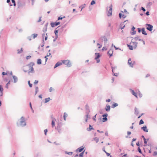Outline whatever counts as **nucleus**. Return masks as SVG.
I'll return each instance as SVG.
<instances>
[{
  "label": "nucleus",
  "mask_w": 157,
  "mask_h": 157,
  "mask_svg": "<svg viewBox=\"0 0 157 157\" xmlns=\"http://www.w3.org/2000/svg\"><path fill=\"white\" fill-rule=\"evenodd\" d=\"M137 43L136 42L131 41L130 45L128 44V46L130 50H132L136 48L137 46Z\"/></svg>",
  "instance_id": "nucleus-1"
},
{
  "label": "nucleus",
  "mask_w": 157,
  "mask_h": 157,
  "mask_svg": "<svg viewBox=\"0 0 157 157\" xmlns=\"http://www.w3.org/2000/svg\"><path fill=\"white\" fill-rule=\"evenodd\" d=\"M34 63L33 62H30L28 65L27 66L29 68V73L31 72H33L34 71L33 66L34 65Z\"/></svg>",
  "instance_id": "nucleus-2"
},
{
  "label": "nucleus",
  "mask_w": 157,
  "mask_h": 157,
  "mask_svg": "<svg viewBox=\"0 0 157 157\" xmlns=\"http://www.w3.org/2000/svg\"><path fill=\"white\" fill-rule=\"evenodd\" d=\"M62 63L67 67H70L71 66V63L68 59L63 60L62 61Z\"/></svg>",
  "instance_id": "nucleus-3"
},
{
  "label": "nucleus",
  "mask_w": 157,
  "mask_h": 157,
  "mask_svg": "<svg viewBox=\"0 0 157 157\" xmlns=\"http://www.w3.org/2000/svg\"><path fill=\"white\" fill-rule=\"evenodd\" d=\"M113 6L111 4L109 7V10L108 11V15L109 16H111L112 14Z\"/></svg>",
  "instance_id": "nucleus-4"
},
{
  "label": "nucleus",
  "mask_w": 157,
  "mask_h": 157,
  "mask_svg": "<svg viewBox=\"0 0 157 157\" xmlns=\"http://www.w3.org/2000/svg\"><path fill=\"white\" fill-rule=\"evenodd\" d=\"M128 63L131 67H133V65L135 64V62L134 61H131V59H129L128 60Z\"/></svg>",
  "instance_id": "nucleus-5"
},
{
  "label": "nucleus",
  "mask_w": 157,
  "mask_h": 157,
  "mask_svg": "<svg viewBox=\"0 0 157 157\" xmlns=\"http://www.w3.org/2000/svg\"><path fill=\"white\" fill-rule=\"evenodd\" d=\"M95 55L96 56V57L95 58V59L96 60L97 62V63H98L100 62L99 58L100 57V55L99 53H95Z\"/></svg>",
  "instance_id": "nucleus-6"
},
{
  "label": "nucleus",
  "mask_w": 157,
  "mask_h": 157,
  "mask_svg": "<svg viewBox=\"0 0 157 157\" xmlns=\"http://www.w3.org/2000/svg\"><path fill=\"white\" fill-rule=\"evenodd\" d=\"M146 29L150 31H151L153 29V26L150 24H147Z\"/></svg>",
  "instance_id": "nucleus-7"
},
{
  "label": "nucleus",
  "mask_w": 157,
  "mask_h": 157,
  "mask_svg": "<svg viewBox=\"0 0 157 157\" xmlns=\"http://www.w3.org/2000/svg\"><path fill=\"white\" fill-rule=\"evenodd\" d=\"M60 23L59 22H51V25L52 27H54L56 26L59 25Z\"/></svg>",
  "instance_id": "nucleus-8"
},
{
  "label": "nucleus",
  "mask_w": 157,
  "mask_h": 157,
  "mask_svg": "<svg viewBox=\"0 0 157 157\" xmlns=\"http://www.w3.org/2000/svg\"><path fill=\"white\" fill-rule=\"evenodd\" d=\"M113 52V51L112 49H110L108 52V54L109 55V57L112 56Z\"/></svg>",
  "instance_id": "nucleus-9"
},
{
  "label": "nucleus",
  "mask_w": 157,
  "mask_h": 157,
  "mask_svg": "<svg viewBox=\"0 0 157 157\" xmlns=\"http://www.w3.org/2000/svg\"><path fill=\"white\" fill-rule=\"evenodd\" d=\"M56 121V119L54 118L52 120V128H53L55 126V123Z\"/></svg>",
  "instance_id": "nucleus-10"
},
{
  "label": "nucleus",
  "mask_w": 157,
  "mask_h": 157,
  "mask_svg": "<svg viewBox=\"0 0 157 157\" xmlns=\"http://www.w3.org/2000/svg\"><path fill=\"white\" fill-rule=\"evenodd\" d=\"M141 129H142L144 131L146 132H148V130L147 128V127L146 126H144L141 128Z\"/></svg>",
  "instance_id": "nucleus-11"
},
{
  "label": "nucleus",
  "mask_w": 157,
  "mask_h": 157,
  "mask_svg": "<svg viewBox=\"0 0 157 157\" xmlns=\"http://www.w3.org/2000/svg\"><path fill=\"white\" fill-rule=\"evenodd\" d=\"M122 17L123 18H125L126 17V15H125L124 14H122L121 13H120L119 14V17L120 18H121L122 17Z\"/></svg>",
  "instance_id": "nucleus-12"
},
{
  "label": "nucleus",
  "mask_w": 157,
  "mask_h": 157,
  "mask_svg": "<svg viewBox=\"0 0 157 157\" xmlns=\"http://www.w3.org/2000/svg\"><path fill=\"white\" fill-rule=\"evenodd\" d=\"M130 90L132 94L137 98V97L136 95V94L134 91L132 89H130Z\"/></svg>",
  "instance_id": "nucleus-13"
},
{
  "label": "nucleus",
  "mask_w": 157,
  "mask_h": 157,
  "mask_svg": "<svg viewBox=\"0 0 157 157\" xmlns=\"http://www.w3.org/2000/svg\"><path fill=\"white\" fill-rule=\"evenodd\" d=\"M62 62H57L55 65L54 68H56L57 67L60 66L62 64Z\"/></svg>",
  "instance_id": "nucleus-14"
},
{
  "label": "nucleus",
  "mask_w": 157,
  "mask_h": 157,
  "mask_svg": "<svg viewBox=\"0 0 157 157\" xmlns=\"http://www.w3.org/2000/svg\"><path fill=\"white\" fill-rule=\"evenodd\" d=\"M84 148V147H81L78 148L76 150V151L77 152H81L83 150Z\"/></svg>",
  "instance_id": "nucleus-15"
},
{
  "label": "nucleus",
  "mask_w": 157,
  "mask_h": 157,
  "mask_svg": "<svg viewBox=\"0 0 157 157\" xmlns=\"http://www.w3.org/2000/svg\"><path fill=\"white\" fill-rule=\"evenodd\" d=\"M110 109V106L109 105H107L105 107V110L107 111H109Z\"/></svg>",
  "instance_id": "nucleus-16"
},
{
  "label": "nucleus",
  "mask_w": 157,
  "mask_h": 157,
  "mask_svg": "<svg viewBox=\"0 0 157 157\" xmlns=\"http://www.w3.org/2000/svg\"><path fill=\"white\" fill-rule=\"evenodd\" d=\"M142 33L143 34L146 35H147V33H146V31L145 30V29L144 28H143L142 29Z\"/></svg>",
  "instance_id": "nucleus-17"
},
{
  "label": "nucleus",
  "mask_w": 157,
  "mask_h": 157,
  "mask_svg": "<svg viewBox=\"0 0 157 157\" xmlns=\"http://www.w3.org/2000/svg\"><path fill=\"white\" fill-rule=\"evenodd\" d=\"M118 105V104L117 103H114L112 105V107L113 108H114L115 107L117 106Z\"/></svg>",
  "instance_id": "nucleus-18"
},
{
  "label": "nucleus",
  "mask_w": 157,
  "mask_h": 157,
  "mask_svg": "<svg viewBox=\"0 0 157 157\" xmlns=\"http://www.w3.org/2000/svg\"><path fill=\"white\" fill-rule=\"evenodd\" d=\"M3 89L2 86L0 85V92L2 94H3Z\"/></svg>",
  "instance_id": "nucleus-19"
},
{
  "label": "nucleus",
  "mask_w": 157,
  "mask_h": 157,
  "mask_svg": "<svg viewBox=\"0 0 157 157\" xmlns=\"http://www.w3.org/2000/svg\"><path fill=\"white\" fill-rule=\"evenodd\" d=\"M43 38L45 37V40H47L48 36L47 35V34H46L45 35V34H43Z\"/></svg>",
  "instance_id": "nucleus-20"
},
{
  "label": "nucleus",
  "mask_w": 157,
  "mask_h": 157,
  "mask_svg": "<svg viewBox=\"0 0 157 157\" xmlns=\"http://www.w3.org/2000/svg\"><path fill=\"white\" fill-rule=\"evenodd\" d=\"M37 63L38 64H40L41 63V60L40 59H37Z\"/></svg>",
  "instance_id": "nucleus-21"
},
{
  "label": "nucleus",
  "mask_w": 157,
  "mask_h": 157,
  "mask_svg": "<svg viewBox=\"0 0 157 157\" xmlns=\"http://www.w3.org/2000/svg\"><path fill=\"white\" fill-rule=\"evenodd\" d=\"M13 78L14 79V82H16L17 80V77L15 76H13Z\"/></svg>",
  "instance_id": "nucleus-22"
},
{
  "label": "nucleus",
  "mask_w": 157,
  "mask_h": 157,
  "mask_svg": "<svg viewBox=\"0 0 157 157\" xmlns=\"http://www.w3.org/2000/svg\"><path fill=\"white\" fill-rule=\"evenodd\" d=\"M67 114L66 113H64L63 118H64V119L65 121H66V117H67Z\"/></svg>",
  "instance_id": "nucleus-23"
},
{
  "label": "nucleus",
  "mask_w": 157,
  "mask_h": 157,
  "mask_svg": "<svg viewBox=\"0 0 157 157\" xmlns=\"http://www.w3.org/2000/svg\"><path fill=\"white\" fill-rule=\"evenodd\" d=\"M94 140L96 143H98L99 141V139L97 137L94 138Z\"/></svg>",
  "instance_id": "nucleus-24"
},
{
  "label": "nucleus",
  "mask_w": 157,
  "mask_h": 157,
  "mask_svg": "<svg viewBox=\"0 0 157 157\" xmlns=\"http://www.w3.org/2000/svg\"><path fill=\"white\" fill-rule=\"evenodd\" d=\"M50 98H46L45 99V103H47L50 100Z\"/></svg>",
  "instance_id": "nucleus-25"
},
{
  "label": "nucleus",
  "mask_w": 157,
  "mask_h": 157,
  "mask_svg": "<svg viewBox=\"0 0 157 157\" xmlns=\"http://www.w3.org/2000/svg\"><path fill=\"white\" fill-rule=\"evenodd\" d=\"M102 119V121L104 122L106 121L107 120V119L106 117H104Z\"/></svg>",
  "instance_id": "nucleus-26"
},
{
  "label": "nucleus",
  "mask_w": 157,
  "mask_h": 157,
  "mask_svg": "<svg viewBox=\"0 0 157 157\" xmlns=\"http://www.w3.org/2000/svg\"><path fill=\"white\" fill-rule=\"evenodd\" d=\"M54 33L56 35V36L57 37L58 36V30H55L54 31Z\"/></svg>",
  "instance_id": "nucleus-27"
},
{
  "label": "nucleus",
  "mask_w": 157,
  "mask_h": 157,
  "mask_svg": "<svg viewBox=\"0 0 157 157\" xmlns=\"http://www.w3.org/2000/svg\"><path fill=\"white\" fill-rule=\"evenodd\" d=\"M142 137L144 139V143L145 144H146L147 143V141H146V139L144 137V136H142Z\"/></svg>",
  "instance_id": "nucleus-28"
},
{
  "label": "nucleus",
  "mask_w": 157,
  "mask_h": 157,
  "mask_svg": "<svg viewBox=\"0 0 157 157\" xmlns=\"http://www.w3.org/2000/svg\"><path fill=\"white\" fill-rule=\"evenodd\" d=\"M9 73V72L8 71H7L6 72H3L2 73V75H7Z\"/></svg>",
  "instance_id": "nucleus-29"
},
{
  "label": "nucleus",
  "mask_w": 157,
  "mask_h": 157,
  "mask_svg": "<svg viewBox=\"0 0 157 157\" xmlns=\"http://www.w3.org/2000/svg\"><path fill=\"white\" fill-rule=\"evenodd\" d=\"M65 153L66 154L69 155H71L73 153L72 152H66Z\"/></svg>",
  "instance_id": "nucleus-30"
},
{
  "label": "nucleus",
  "mask_w": 157,
  "mask_h": 157,
  "mask_svg": "<svg viewBox=\"0 0 157 157\" xmlns=\"http://www.w3.org/2000/svg\"><path fill=\"white\" fill-rule=\"evenodd\" d=\"M37 36V34H33V37L34 39Z\"/></svg>",
  "instance_id": "nucleus-31"
},
{
  "label": "nucleus",
  "mask_w": 157,
  "mask_h": 157,
  "mask_svg": "<svg viewBox=\"0 0 157 157\" xmlns=\"http://www.w3.org/2000/svg\"><path fill=\"white\" fill-rule=\"evenodd\" d=\"M144 123V122L142 120H141L139 122V124H141Z\"/></svg>",
  "instance_id": "nucleus-32"
},
{
  "label": "nucleus",
  "mask_w": 157,
  "mask_h": 157,
  "mask_svg": "<svg viewBox=\"0 0 157 157\" xmlns=\"http://www.w3.org/2000/svg\"><path fill=\"white\" fill-rule=\"evenodd\" d=\"M65 18V16H63V17H59L58 18V20H61L63 18Z\"/></svg>",
  "instance_id": "nucleus-33"
},
{
  "label": "nucleus",
  "mask_w": 157,
  "mask_h": 157,
  "mask_svg": "<svg viewBox=\"0 0 157 157\" xmlns=\"http://www.w3.org/2000/svg\"><path fill=\"white\" fill-rule=\"evenodd\" d=\"M28 83L29 84V85L30 87H31L32 86V84L30 83V81H28Z\"/></svg>",
  "instance_id": "nucleus-34"
},
{
  "label": "nucleus",
  "mask_w": 157,
  "mask_h": 157,
  "mask_svg": "<svg viewBox=\"0 0 157 157\" xmlns=\"http://www.w3.org/2000/svg\"><path fill=\"white\" fill-rule=\"evenodd\" d=\"M12 0V3L13 4V5L14 6H16V3H15V1H14V0Z\"/></svg>",
  "instance_id": "nucleus-35"
},
{
  "label": "nucleus",
  "mask_w": 157,
  "mask_h": 157,
  "mask_svg": "<svg viewBox=\"0 0 157 157\" xmlns=\"http://www.w3.org/2000/svg\"><path fill=\"white\" fill-rule=\"evenodd\" d=\"M95 3V1L93 0L91 2V5H93Z\"/></svg>",
  "instance_id": "nucleus-36"
},
{
  "label": "nucleus",
  "mask_w": 157,
  "mask_h": 157,
  "mask_svg": "<svg viewBox=\"0 0 157 157\" xmlns=\"http://www.w3.org/2000/svg\"><path fill=\"white\" fill-rule=\"evenodd\" d=\"M104 151L106 153L107 156H109L110 155V154L107 152L105 150H104Z\"/></svg>",
  "instance_id": "nucleus-37"
},
{
  "label": "nucleus",
  "mask_w": 157,
  "mask_h": 157,
  "mask_svg": "<svg viewBox=\"0 0 157 157\" xmlns=\"http://www.w3.org/2000/svg\"><path fill=\"white\" fill-rule=\"evenodd\" d=\"M83 152H82L81 153L79 154V156L80 157H83Z\"/></svg>",
  "instance_id": "nucleus-38"
},
{
  "label": "nucleus",
  "mask_w": 157,
  "mask_h": 157,
  "mask_svg": "<svg viewBox=\"0 0 157 157\" xmlns=\"http://www.w3.org/2000/svg\"><path fill=\"white\" fill-rule=\"evenodd\" d=\"M107 116H108V114L107 113H105L102 116L103 117H106Z\"/></svg>",
  "instance_id": "nucleus-39"
},
{
  "label": "nucleus",
  "mask_w": 157,
  "mask_h": 157,
  "mask_svg": "<svg viewBox=\"0 0 157 157\" xmlns=\"http://www.w3.org/2000/svg\"><path fill=\"white\" fill-rule=\"evenodd\" d=\"M138 151L139 152H140V153H141V152H142L141 150L140 149V147H138Z\"/></svg>",
  "instance_id": "nucleus-40"
},
{
  "label": "nucleus",
  "mask_w": 157,
  "mask_h": 157,
  "mask_svg": "<svg viewBox=\"0 0 157 157\" xmlns=\"http://www.w3.org/2000/svg\"><path fill=\"white\" fill-rule=\"evenodd\" d=\"M38 87H36V88H35L36 94L37 93V92L38 91Z\"/></svg>",
  "instance_id": "nucleus-41"
},
{
  "label": "nucleus",
  "mask_w": 157,
  "mask_h": 157,
  "mask_svg": "<svg viewBox=\"0 0 157 157\" xmlns=\"http://www.w3.org/2000/svg\"><path fill=\"white\" fill-rule=\"evenodd\" d=\"M21 124H23V125H25L26 124V123L25 121H22L21 122Z\"/></svg>",
  "instance_id": "nucleus-42"
},
{
  "label": "nucleus",
  "mask_w": 157,
  "mask_h": 157,
  "mask_svg": "<svg viewBox=\"0 0 157 157\" xmlns=\"http://www.w3.org/2000/svg\"><path fill=\"white\" fill-rule=\"evenodd\" d=\"M97 45L98 46V48H101V45H100L99 43L97 44Z\"/></svg>",
  "instance_id": "nucleus-43"
},
{
  "label": "nucleus",
  "mask_w": 157,
  "mask_h": 157,
  "mask_svg": "<svg viewBox=\"0 0 157 157\" xmlns=\"http://www.w3.org/2000/svg\"><path fill=\"white\" fill-rule=\"evenodd\" d=\"M17 51L18 53H21L22 51V48H21V50L20 51H19V50H18Z\"/></svg>",
  "instance_id": "nucleus-44"
},
{
  "label": "nucleus",
  "mask_w": 157,
  "mask_h": 157,
  "mask_svg": "<svg viewBox=\"0 0 157 157\" xmlns=\"http://www.w3.org/2000/svg\"><path fill=\"white\" fill-rule=\"evenodd\" d=\"M97 114L95 115V116L93 117V119L94 121H96V116Z\"/></svg>",
  "instance_id": "nucleus-45"
},
{
  "label": "nucleus",
  "mask_w": 157,
  "mask_h": 157,
  "mask_svg": "<svg viewBox=\"0 0 157 157\" xmlns=\"http://www.w3.org/2000/svg\"><path fill=\"white\" fill-rule=\"evenodd\" d=\"M153 155L154 156H155L157 155V152L155 151L154 152Z\"/></svg>",
  "instance_id": "nucleus-46"
},
{
  "label": "nucleus",
  "mask_w": 157,
  "mask_h": 157,
  "mask_svg": "<svg viewBox=\"0 0 157 157\" xmlns=\"http://www.w3.org/2000/svg\"><path fill=\"white\" fill-rule=\"evenodd\" d=\"M31 56H28L26 57V58L27 59H29L31 58Z\"/></svg>",
  "instance_id": "nucleus-47"
},
{
  "label": "nucleus",
  "mask_w": 157,
  "mask_h": 157,
  "mask_svg": "<svg viewBox=\"0 0 157 157\" xmlns=\"http://www.w3.org/2000/svg\"><path fill=\"white\" fill-rule=\"evenodd\" d=\"M124 27H125V25H123V26H122V25H121V29H123Z\"/></svg>",
  "instance_id": "nucleus-48"
},
{
  "label": "nucleus",
  "mask_w": 157,
  "mask_h": 157,
  "mask_svg": "<svg viewBox=\"0 0 157 157\" xmlns=\"http://www.w3.org/2000/svg\"><path fill=\"white\" fill-rule=\"evenodd\" d=\"M47 131H48V130H47V129H45V130H44V133H45V134L46 135V133H47Z\"/></svg>",
  "instance_id": "nucleus-49"
},
{
  "label": "nucleus",
  "mask_w": 157,
  "mask_h": 157,
  "mask_svg": "<svg viewBox=\"0 0 157 157\" xmlns=\"http://www.w3.org/2000/svg\"><path fill=\"white\" fill-rule=\"evenodd\" d=\"M53 90V88L52 87H50L49 89V91L51 92Z\"/></svg>",
  "instance_id": "nucleus-50"
},
{
  "label": "nucleus",
  "mask_w": 157,
  "mask_h": 157,
  "mask_svg": "<svg viewBox=\"0 0 157 157\" xmlns=\"http://www.w3.org/2000/svg\"><path fill=\"white\" fill-rule=\"evenodd\" d=\"M107 49L105 47H103V48H102V50H106Z\"/></svg>",
  "instance_id": "nucleus-51"
},
{
  "label": "nucleus",
  "mask_w": 157,
  "mask_h": 157,
  "mask_svg": "<svg viewBox=\"0 0 157 157\" xmlns=\"http://www.w3.org/2000/svg\"><path fill=\"white\" fill-rule=\"evenodd\" d=\"M38 83V81L37 80H35V81L34 82V84H36Z\"/></svg>",
  "instance_id": "nucleus-52"
},
{
  "label": "nucleus",
  "mask_w": 157,
  "mask_h": 157,
  "mask_svg": "<svg viewBox=\"0 0 157 157\" xmlns=\"http://www.w3.org/2000/svg\"><path fill=\"white\" fill-rule=\"evenodd\" d=\"M106 101L107 102H109L110 101V100L109 99H108L106 100Z\"/></svg>",
  "instance_id": "nucleus-53"
},
{
  "label": "nucleus",
  "mask_w": 157,
  "mask_h": 157,
  "mask_svg": "<svg viewBox=\"0 0 157 157\" xmlns=\"http://www.w3.org/2000/svg\"><path fill=\"white\" fill-rule=\"evenodd\" d=\"M131 132H130L128 131L127 132V134L128 135H129L131 134Z\"/></svg>",
  "instance_id": "nucleus-54"
},
{
  "label": "nucleus",
  "mask_w": 157,
  "mask_h": 157,
  "mask_svg": "<svg viewBox=\"0 0 157 157\" xmlns=\"http://www.w3.org/2000/svg\"><path fill=\"white\" fill-rule=\"evenodd\" d=\"M86 122H87V120H88V115H86Z\"/></svg>",
  "instance_id": "nucleus-55"
},
{
  "label": "nucleus",
  "mask_w": 157,
  "mask_h": 157,
  "mask_svg": "<svg viewBox=\"0 0 157 157\" xmlns=\"http://www.w3.org/2000/svg\"><path fill=\"white\" fill-rule=\"evenodd\" d=\"M142 10L143 11L145 12V9L143 7H142Z\"/></svg>",
  "instance_id": "nucleus-56"
},
{
  "label": "nucleus",
  "mask_w": 157,
  "mask_h": 157,
  "mask_svg": "<svg viewBox=\"0 0 157 157\" xmlns=\"http://www.w3.org/2000/svg\"><path fill=\"white\" fill-rule=\"evenodd\" d=\"M41 21V17H40L38 22H39Z\"/></svg>",
  "instance_id": "nucleus-57"
},
{
  "label": "nucleus",
  "mask_w": 157,
  "mask_h": 157,
  "mask_svg": "<svg viewBox=\"0 0 157 157\" xmlns=\"http://www.w3.org/2000/svg\"><path fill=\"white\" fill-rule=\"evenodd\" d=\"M138 30L139 33H140L141 32V29L140 28H139L138 29Z\"/></svg>",
  "instance_id": "nucleus-58"
},
{
  "label": "nucleus",
  "mask_w": 157,
  "mask_h": 157,
  "mask_svg": "<svg viewBox=\"0 0 157 157\" xmlns=\"http://www.w3.org/2000/svg\"><path fill=\"white\" fill-rule=\"evenodd\" d=\"M146 14L147 15H149V12L148 11H147L146 13Z\"/></svg>",
  "instance_id": "nucleus-59"
},
{
  "label": "nucleus",
  "mask_w": 157,
  "mask_h": 157,
  "mask_svg": "<svg viewBox=\"0 0 157 157\" xmlns=\"http://www.w3.org/2000/svg\"><path fill=\"white\" fill-rule=\"evenodd\" d=\"M29 104H30V107L31 108V109H32V105H31V102Z\"/></svg>",
  "instance_id": "nucleus-60"
},
{
  "label": "nucleus",
  "mask_w": 157,
  "mask_h": 157,
  "mask_svg": "<svg viewBox=\"0 0 157 157\" xmlns=\"http://www.w3.org/2000/svg\"><path fill=\"white\" fill-rule=\"evenodd\" d=\"M97 132H100V133H103V131L101 132L99 130H98Z\"/></svg>",
  "instance_id": "nucleus-61"
},
{
  "label": "nucleus",
  "mask_w": 157,
  "mask_h": 157,
  "mask_svg": "<svg viewBox=\"0 0 157 157\" xmlns=\"http://www.w3.org/2000/svg\"><path fill=\"white\" fill-rule=\"evenodd\" d=\"M149 76H150V75H149V74H147V75L146 76V77H149Z\"/></svg>",
  "instance_id": "nucleus-62"
},
{
  "label": "nucleus",
  "mask_w": 157,
  "mask_h": 157,
  "mask_svg": "<svg viewBox=\"0 0 157 157\" xmlns=\"http://www.w3.org/2000/svg\"><path fill=\"white\" fill-rule=\"evenodd\" d=\"M136 145H137V146H139L140 145V144H139V142H138L137 143H136Z\"/></svg>",
  "instance_id": "nucleus-63"
},
{
  "label": "nucleus",
  "mask_w": 157,
  "mask_h": 157,
  "mask_svg": "<svg viewBox=\"0 0 157 157\" xmlns=\"http://www.w3.org/2000/svg\"><path fill=\"white\" fill-rule=\"evenodd\" d=\"M136 139H134V138H133L132 140V141L133 142V141H135L136 140Z\"/></svg>",
  "instance_id": "nucleus-64"
}]
</instances>
